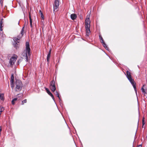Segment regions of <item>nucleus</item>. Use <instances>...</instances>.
I'll use <instances>...</instances> for the list:
<instances>
[{"label": "nucleus", "mask_w": 147, "mask_h": 147, "mask_svg": "<svg viewBox=\"0 0 147 147\" xmlns=\"http://www.w3.org/2000/svg\"><path fill=\"white\" fill-rule=\"evenodd\" d=\"M30 45L28 42H26V51L24 50V57H25L26 61L27 62L28 60V56L30 55Z\"/></svg>", "instance_id": "f257e3e1"}, {"label": "nucleus", "mask_w": 147, "mask_h": 147, "mask_svg": "<svg viewBox=\"0 0 147 147\" xmlns=\"http://www.w3.org/2000/svg\"><path fill=\"white\" fill-rule=\"evenodd\" d=\"M90 20L89 18H87L85 20V28L86 31V35L88 36L90 32Z\"/></svg>", "instance_id": "f03ea898"}, {"label": "nucleus", "mask_w": 147, "mask_h": 147, "mask_svg": "<svg viewBox=\"0 0 147 147\" xmlns=\"http://www.w3.org/2000/svg\"><path fill=\"white\" fill-rule=\"evenodd\" d=\"M15 84V91L18 92L20 91L22 89V84L21 81L19 80L16 79Z\"/></svg>", "instance_id": "7ed1b4c3"}, {"label": "nucleus", "mask_w": 147, "mask_h": 147, "mask_svg": "<svg viewBox=\"0 0 147 147\" xmlns=\"http://www.w3.org/2000/svg\"><path fill=\"white\" fill-rule=\"evenodd\" d=\"M49 88L51 91L54 92L56 90V88L55 85V82L54 80H52L50 82Z\"/></svg>", "instance_id": "20e7f679"}, {"label": "nucleus", "mask_w": 147, "mask_h": 147, "mask_svg": "<svg viewBox=\"0 0 147 147\" xmlns=\"http://www.w3.org/2000/svg\"><path fill=\"white\" fill-rule=\"evenodd\" d=\"M59 5V0H55L53 4V12H54L56 10V11L58 10Z\"/></svg>", "instance_id": "39448f33"}, {"label": "nucleus", "mask_w": 147, "mask_h": 147, "mask_svg": "<svg viewBox=\"0 0 147 147\" xmlns=\"http://www.w3.org/2000/svg\"><path fill=\"white\" fill-rule=\"evenodd\" d=\"M17 57V56L16 55H14L11 58L9 62V64L11 65L12 66L14 64Z\"/></svg>", "instance_id": "423d86ee"}, {"label": "nucleus", "mask_w": 147, "mask_h": 147, "mask_svg": "<svg viewBox=\"0 0 147 147\" xmlns=\"http://www.w3.org/2000/svg\"><path fill=\"white\" fill-rule=\"evenodd\" d=\"M23 35L22 34H20L17 37H15L13 38V40H14L19 41L20 39L22 37Z\"/></svg>", "instance_id": "0eeeda50"}, {"label": "nucleus", "mask_w": 147, "mask_h": 147, "mask_svg": "<svg viewBox=\"0 0 147 147\" xmlns=\"http://www.w3.org/2000/svg\"><path fill=\"white\" fill-rule=\"evenodd\" d=\"M14 43H13V47L16 49H17L18 48V43H19V41H18L14 40Z\"/></svg>", "instance_id": "6e6552de"}, {"label": "nucleus", "mask_w": 147, "mask_h": 147, "mask_svg": "<svg viewBox=\"0 0 147 147\" xmlns=\"http://www.w3.org/2000/svg\"><path fill=\"white\" fill-rule=\"evenodd\" d=\"M51 51V50L50 49L49 51V52L47 55V62H48V63H49V59L50 58Z\"/></svg>", "instance_id": "1a4fd4ad"}, {"label": "nucleus", "mask_w": 147, "mask_h": 147, "mask_svg": "<svg viewBox=\"0 0 147 147\" xmlns=\"http://www.w3.org/2000/svg\"><path fill=\"white\" fill-rule=\"evenodd\" d=\"M126 76L128 79L131 78V73L128 71H126Z\"/></svg>", "instance_id": "9d476101"}, {"label": "nucleus", "mask_w": 147, "mask_h": 147, "mask_svg": "<svg viewBox=\"0 0 147 147\" xmlns=\"http://www.w3.org/2000/svg\"><path fill=\"white\" fill-rule=\"evenodd\" d=\"M70 17L71 19L73 20H74L76 18L77 16L74 13L71 14V15Z\"/></svg>", "instance_id": "9b49d317"}, {"label": "nucleus", "mask_w": 147, "mask_h": 147, "mask_svg": "<svg viewBox=\"0 0 147 147\" xmlns=\"http://www.w3.org/2000/svg\"><path fill=\"white\" fill-rule=\"evenodd\" d=\"M146 86V85L145 84L144 85L142 86V88L141 90H142V92L144 93V94L145 95V94H146V91L145 90L144 88H145V87Z\"/></svg>", "instance_id": "f8f14e48"}, {"label": "nucleus", "mask_w": 147, "mask_h": 147, "mask_svg": "<svg viewBox=\"0 0 147 147\" xmlns=\"http://www.w3.org/2000/svg\"><path fill=\"white\" fill-rule=\"evenodd\" d=\"M10 84L11 87L12 88H13L14 87V80H10Z\"/></svg>", "instance_id": "ddd939ff"}, {"label": "nucleus", "mask_w": 147, "mask_h": 147, "mask_svg": "<svg viewBox=\"0 0 147 147\" xmlns=\"http://www.w3.org/2000/svg\"><path fill=\"white\" fill-rule=\"evenodd\" d=\"M131 84L132 85V86H133V88L135 90V92L136 94L137 95V91L136 88V83L135 82L133 84Z\"/></svg>", "instance_id": "4468645a"}, {"label": "nucleus", "mask_w": 147, "mask_h": 147, "mask_svg": "<svg viewBox=\"0 0 147 147\" xmlns=\"http://www.w3.org/2000/svg\"><path fill=\"white\" fill-rule=\"evenodd\" d=\"M29 18L30 19V26L31 28H32V20L31 18L30 13H29Z\"/></svg>", "instance_id": "2eb2a0df"}, {"label": "nucleus", "mask_w": 147, "mask_h": 147, "mask_svg": "<svg viewBox=\"0 0 147 147\" xmlns=\"http://www.w3.org/2000/svg\"><path fill=\"white\" fill-rule=\"evenodd\" d=\"M131 83L132 84L135 82L134 80L132 78L128 79Z\"/></svg>", "instance_id": "dca6fc26"}, {"label": "nucleus", "mask_w": 147, "mask_h": 147, "mask_svg": "<svg viewBox=\"0 0 147 147\" xmlns=\"http://www.w3.org/2000/svg\"><path fill=\"white\" fill-rule=\"evenodd\" d=\"M45 89L46 90V91L47 92L49 95H50L51 93L48 88L45 87Z\"/></svg>", "instance_id": "f3484780"}, {"label": "nucleus", "mask_w": 147, "mask_h": 147, "mask_svg": "<svg viewBox=\"0 0 147 147\" xmlns=\"http://www.w3.org/2000/svg\"><path fill=\"white\" fill-rule=\"evenodd\" d=\"M0 99L2 100L4 99V94H3L0 93Z\"/></svg>", "instance_id": "a211bd4d"}, {"label": "nucleus", "mask_w": 147, "mask_h": 147, "mask_svg": "<svg viewBox=\"0 0 147 147\" xmlns=\"http://www.w3.org/2000/svg\"><path fill=\"white\" fill-rule=\"evenodd\" d=\"M24 28H25V26H24L23 27L20 33V34H22V35H23L24 29Z\"/></svg>", "instance_id": "6ab92c4d"}, {"label": "nucleus", "mask_w": 147, "mask_h": 147, "mask_svg": "<svg viewBox=\"0 0 147 147\" xmlns=\"http://www.w3.org/2000/svg\"><path fill=\"white\" fill-rule=\"evenodd\" d=\"M4 108L1 106H0V115L1 114V113L4 111Z\"/></svg>", "instance_id": "aec40b11"}, {"label": "nucleus", "mask_w": 147, "mask_h": 147, "mask_svg": "<svg viewBox=\"0 0 147 147\" xmlns=\"http://www.w3.org/2000/svg\"><path fill=\"white\" fill-rule=\"evenodd\" d=\"M102 45L107 50H108V48L106 45V44L105 42L102 44Z\"/></svg>", "instance_id": "412c9836"}, {"label": "nucleus", "mask_w": 147, "mask_h": 147, "mask_svg": "<svg viewBox=\"0 0 147 147\" xmlns=\"http://www.w3.org/2000/svg\"><path fill=\"white\" fill-rule=\"evenodd\" d=\"M39 12L40 13V15H41V18H42L43 19H44V16H43V13H42V11H41V10H40L39 11Z\"/></svg>", "instance_id": "4be33fe9"}, {"label": "nucleus", "mask_w": 147, "mask_h": 147, "mask_svg": "<svg viewBox=\"0 0 147 147\" xmlns=\"http://www.w3.org/2000/svg\"><path fill=\"white\" fill-rule=\"evenodd\" d=\"M3 23V19H1V22H0V25H1L0 28H1V30H2V29H1V27H2V26Z\"/></svg>", "instance_id": "5701e85b"}, {"label": "nucleus", "mask_w": 147, "mask_h": 147, "mask_svg": "<svg viewBox=\"0 0 147 147\" xmlns=\"http://www.w3.org/2000/svg\"><path fill=\"white\" fill-rule=\"evenodd\" d=\"M26 102H27V100L26 99H25L24 100L22 101V105H24V103H26Z\"/></svg>", "instance_id": "b1692460"}, {"label": "nucleus", "mask_w": 147, "mask_h": 147, "mask_svg": "<svg viewBox=\"0 0 147 147\" xmlns=\"http://www.w3.org/2000/svg\"><path fill=\"white\" fill-rule=\"evenodd\" d=\"M55 94L57 95V97H58L59 99V100H60V97L59 96V95L58 93V92L57 91H56L55 92Z\"/></svg>", "instance_id": "393cba45"}, {"label": "nucleus", "mask_w": 147, "mask_h": 147, "mask_svg": "<svg viewBox=\"0 0 147 147\" xmlns=\"http://www.w3.org/2000/svg\"><path fill=\"white\" fill-rule=\"evenodd\" d=\"M142 124H143L142 127H143V126L145 124L144 118H143V119H142Z\"/></svg>", "instance_id": "a878e982"}, {"label": "nucleus", "mask_w": 147, "mask_h": 147, "mask_svg": "<svg viewBox=\"0 0 147 147\" xmlns=\"http://www.w3.org/2000/svg\"><path fill=\"white\" fill-rule=\"evenodd\" d=\"M49 95L52 98V99H53V100L54 101L55 98H54V97L53 95V94L52 93H51Z\"/></svg>", "instance_id": "bb28decb"}, {"label": "nucleus", "mask_w": 147, "mask_h": 147, "mask_svg": "<svg viewBox=\"0 0 147 147\" xmlns=\"http://www.w3.org/2000/svg\"><path fill=\"white\" fill-rule=\"evenodd\" d=\"M11 80H14V77L13 76V74H11Z\"/></svg>", "instance_id": "cd10ccee"}, {"label": "nucleus", "mask_w": 147, "mask_h": 147, "mask_svg": "<svg viewBox=\"0 0 147 147\" xmlns=\"http://www.w3.org/2000/svg\"><path fill=\"white\" fill-rule=\"evenodd\" d=\"M11 103L12 105H14L15 104V101H14L12 99L11 101Z\"/></svg>", "instance_id": "c85d7f7f"}, {"label": "nucleus", "mask_w": 147, "mask_h": 147, "mask_svg": "<svg viewBox=\"0 0 147 147\" xmlns=\"http://www.w3.org/2000/svg\"><path fill=\"white\" fill-rule=\"evenodd\" d=\"M99 38H100V40H102V39H103L102 38L100 35H99Z\"/></svg>", "instance_id": "c756f323"}, {"label": "nucleus", "mask_w": 147, "mask_h": 147, "mask_svg": "<svg viewBox=\"0 0 147 147\" xmlns=\"http://www.w3.org/2000/svg\"><path fill=\"white\" fill-rule=\"evenodd\" d=\"M17 98H14L13 99V100L14 101H16L17 100Z\"/></svg>", "instance_id": "7c9ffc66"}, {"label": "nucleus", "mask_w": 147, "mask_h": 147, "mask_svg": "<svg viewBox=\"0 0 147 147\" xmlns=\"http://www.w3.org/2000/svg\"><path fill=\"white\" fill-rule=\"evenodd\" d=\"M101 42L102 44L103 43H105V42L104 41L103 39H102V40L101 41Z\"/></svg>", "instance_id": "2f4dec72"}, {"label": "nucleus", "mask_w": 147, "mask_h": 147, "mask_svg": "<svg viewBox=\"0 0 147 147\" xmlns=\"http://www.w3.org/2000/svg\"><path fill=\"white\" fill-rule=\"evenodd\" d=\"M24 52L22 53V56L23 57H24Z\"/></svg>", "instance_id": "473e14b6"}, {"label": "nucleus", "mask_w": 147, "mask_h": 147, "mask_svg": "<svg viewBox=\"0 0 147 147\" xmlns=\"http://www.w3.org/2000/svg\"><path fill=\"white\" fill-rule=\"evenodd\" d=\"M137 147H142L141 145H140L138 146Z\"/></svg>", "instance_id": "72a5a7b5"}, {"label": "nucleus", "mask_w": 147, "mask_h": 147, "mask_svg": "<svg viewBox=\"0 0 147 147\" xmlns=\"http://www.w3.org/2000/svg\"><path fill=\"white\" fill-rule=\"evenodd\" d=\"M20 63V61H18V64H19Z\"/></svg>", "instance_id": "f704fd0d"}, {"label": "nucleus", "mask_w": 147, "mask_h": 147, "mask_svg": "<svg viewBox=\"0 0 147 147\" xmlns=\"http://www.w3.org/2000/svg\"><path fill=\"white\" fill-rule=\"evenodd\" d=\"M19 22L18 23V24H19Z\"/></svg>", "instance_id": "c9c22d12"}]
</instances>
